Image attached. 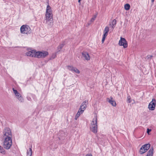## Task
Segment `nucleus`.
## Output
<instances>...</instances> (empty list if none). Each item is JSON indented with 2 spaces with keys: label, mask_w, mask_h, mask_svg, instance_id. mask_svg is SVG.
Wrapping results in <instances>:
<instances>
[{
  "label": "nucleus",
  "mask_w": 156,
  "mask_h": 156,
  "mask_svg": "<svg viewBox=\"0 0 156 156\" xmlns=\"http://www.w3.org/2000/svg\"><path fill=\"white\" fill-rule=\"evenodd\" d=\"M12 140L10 137H5L3 145L4 148L7 150L10 149L12 144Z\"/></svg>",
  "instance_id": "1"
},
{
  "label": "nucleus",
  "mask_w": 156,
  "mask_h": 156,
  "mask_svg": "<svg viewBox=\"0 0 156 156\" xmlns=\"http://www.w3.org/2000/svg\"><path fill=\"white\" fill-rule=\"evenodd\" d=\"M20 32L23 34H28L31 33L32 30L29 26L23 25L20 27Z\"/></svg>",
  "instance_id": "2"
},
{
  "label": "nucleus",
  "mask_w": 156,
  "mask_h": 156,
  "mask_svg": "<svg viewBox=\"0 0 156 156\" xmlns=\"http://www.w3.org/2000/svg\"><path fill=\"white\" fill-rule=\"evenodd\" d=\"M151 145L150 144H147L143 145L140 148L139 153L141 154L146 152L150 148Z\"/></svg>",
  "instance_id": "3"
},
{
  "label": "nucleus",
  "mask_w": 156,
  "mask_h": 156,
  "mask_svg": "<svg viewBox=\"0 0 156 156\" xmlns=\"http://www.w3.org/2000/svg\"><path fill=\"white\" fill-rule=\"evenodd\" d=\"M3 137L6 136V137H10L12 138V135L11 129L9 128L5 127L3 132Z\"/></svg>",
  "instance_id": "4"
},
{
  "label": "nucleus",
  "mask_w": 156,
  "mask_h": 156,
  "mask_svg": "<svg viewBox=\"0 0 156 156\" xmlns=\"http://www.w3.org/2000/svg\"><path fill=\"white\" fill-rule=\"evenodd\" d=\"M45 17L46 23H48V22H50V25H51L53 20L52 13H46Z\"/></svg>",
  "instance_id": "5"
},
{
  "label": "nucleus",
  "mask_w": 156,
  "mask_h": 156,
  "mask_svg": "<svg viewBox=\"0 0 156 156\" xmlns=\"http://www.w3.org/2000/svg\"><path fill=\"white\" fill-rule=\"evenodd\" d=\"M156 105V100L154 98H153L152 101L149 104L148 108L151 110L153 111L155 109Z\"/></svg>",
  "instance_id": "6"
},
{
  "label": "nucleus",
  "mask_w": 156,
  "mask_h": 156,
  "mask_svg": "<svg viewBox=\"0 0 156 156\" xmlns=\"http://www.w3.org/2000/svg\"><path fill=\"white\" fill-rule=\"evenodd\" d=\"M119 44L120 46H123L124 48H127L128 46L127 41L125 38L122 37H121Z\"/></svg>",
  "instance_id": "7"
},
{
  "label": "nucleus",
  "mask_w": 156,
  "mask_h": 156,
  "mask_svg": "<svg viewBox=\"0 0 156 156\" xmlns=\"http://www.w3.org/2000/svg\"><path fill=\"white\" fill-rule=\"evenodd\" d=\"M27 56H29L31 57H34L37 58V51L35 50H30V51H29L26 54Z\"/></svg>",
  "instance_id": "8"
},
{
  "label": "nucleus",
  "mask_w": 156,
  "mask_h": 156,
  "mask_svg": "<svg viewBox=\"0 0 156 156\" xmlns=\"http://www.w3.org/2000/svg\"><path fill=\"white\" fill-rule=\"evenodd\" d=\"M37 55V58H44L48 54V52L47 51H38Z\"/></svg>",
  "instance_id": "9"
},
{
  "label": "nucleus",
  "mask_w": 156,
  "mask_h": 156,
  "mask_svg": "<svg viewBox=\"0 0 156 156\" xmlns=\"http://www.w3.org/2000/svg\"><path fill=\"white\" fill-rule=\"evenodd\" d=\"M67 67L69 70L72 72H74L75 73L78 74L80 73V71L76 67L70 66H68Z\"/></svg>",
  "instance_id": "10"
},
{
  "label": "nucleus",
  "mask_w": 156,
  "mask_h": 156,
  "mask_svg": "<svg viewBox=\"0 0 156 156\" xmlns=\"http://www.w3.org/2000/svg\"><path fill=\"white\" fill-rule=\"evenodd\" d=\"M90 130L94 133H97L98 125L97 124H91V126L90 127Z\"/></svg>",
  "instance_id": "11"
},
{
  "label": "nucleus",
  "mask_w": 156,
  "mask_h": 156,
  "mask_svg": "<svg viewBox=\"0 0 156 156\" xmlns=\"http://www.w3.org/2000/svg\"><path fill=\"white\" fill-rule=\"evenodd\" d=\"M82 58L84 59L87 60H88L90 59V56L89 54L87 52L85 51H83L82 53Z\"/></svg>",
  "instance_id": "12"
},
{
  "label": "nucleus",
  "mask_w": 156,
  "mask_h": 156,
  "mask_svg": "<svg viewBox=\"0 0 156 156\" xmlns=\"http://www.w3.org/2000/svg\"><path fill=\"white\" fill-rule=\"evenodd\" d=\"M87 103L88 104V100H85L84 101H83L81 105L80 106V108L81 109H84L86 108L87 107Z\"/></svg>",
  "instance_id": "13"
},
{
  "label": "nucleus",
  "mask_w": 156,
  "mask_h": 156,
  "mask_svg": "<svg viewBox=\"0 0 156 156\" xmlns=\"http://www.w3.org/2000/svg\"><path fill=\"white\" fill-rule=\"evenodd\" d=\"M154 149L153 147H151L148 151L146 156H153Z\"/></svg>",
  "instance_id": "14"
},
{
  "label": "nucleus",
  "mask_w": 156,
  "mask_h": 156,
  "mask_svg": "<svg viewBox=\"0 0 156 156\" xmlns=\"http://www.w3.org/2000/svg\"><path fill=\"white\" fill-rule=\"evenodd\" d=\"M111 99H109V100L108 101V102L111 104L112 106H115L116 105V103L115 101L112 100V98L111 97Z\"/></svg>",
  "instance_id": "15"
},
{
  "label": "nucleus",
  "mask_w": 156,
  "mask_h": 156,
  "mask_svg": "<svg viewBox=\"0 0 156 156\" xmlns=\"http://www.w3.org/2000/svg\"><path fill=\"white\" fill-rule=\"evenodd\" d=\"M52 10L51 7L48 5L47 6L46 13H52Z\"/></svg>",
  "instance_id": "16"
},
{
  "label": "nucleus",
  "mask_w": 156,
  "mask_h": 156,
  "mask_svg": "<svg viewBox=\"0 0 156 156\" xmlns=\"http://www.w3.org/2000/svg\"><path fill=\"white\" fill-rule=\"evenodd\" d=\"M91 124H97V116L96 115L95 117H94V118L93 119L92 122L91 123Z\"/></svg>",
  "instance_id": "17"
},
{
  "label": "nucleus",
  "mask_w": 156,
  "mask_h": 156,
  "mask_svg": "<svg viewBox=\"0 0 156 156\" xmlns=\"http://www.w3.org/2000/svg\"><path fill=\"white\" fill-rule=\"evenodd\" d=\"M32 152L31 148H30L29 150H27V155L31 156L32 155Z\"/></svg>",
  "instance_id": "18"
},
{
  "label": "nucleus",
  "mask_w": 156,
  "mask_h": 156,
  "mask_svg": "<svg viewBox=\"0 0 156 156\" xmlns=\"http://www.w3.org/2000/svg\"><path fill=\"white\" fill-rule=\"evenodd\" d=\"M130 5L129 4H126L124 5V8L126 10H128L130 9Z\"/></svg>",
  "instance_id": "19"
},
{
  "label": "nucleus",
  "mask_w": 156,
  "mask_h": 156,
  "mask_svg": "<svg viewBox=\"0 0 156 156\" xmlns=\"http://www.w3.org/2000/svg\"><path fill=\"white\" fill-rule=\"evenodd\" d=\"M65 45V43L63 42L62 43L60 44L58 47V51H60V50Z\"/></svg>",
  "instance_id": "20"
},
{
  "label": "nucleus",
  "mask_w": 156,
  "mask_h": 156,
  "mask_svg": "<svg viewBox=\"0 0 156 156\" xmlns=\"http://www.w3.org/2000/svg\"><path fill=\"white\" fill-rule=\"evenodd\" d=\"M0 152L3 154H5V151L3 148L0 146Z\"/></svg>",
  "instance_id": "21"
},
{
  "label": "nucleus",
  "mask_w": 156,
  "mask_h": 156,
  "mask_svg": "<svg viewBox=\"0 0 156 156\" xmlns=\"http://www.w3.org/2000/svg\"><path fill=\"white\" fill-rule=\"evenodd\" d=\"M116 20L115 19H114L113 20L112 25V28H114L115 27V25H116Z\"/></svg>",
  "instance_id": "22"
},
{
  "label": "nucleus",
  "mask_w": 156,
  "mask_h": 156,
  "mask_svg": "<svg viewBox=\"0 0 156 156\" xmlns=\"http://www.w3.org/2000/svg\"><path fill=\"white\" fill-rule=\"evenodd\" d=\"M80 114L79 111L75 116V119L76 120L77 119V118L80 116Z\"/></svg>",
  "instance_id": "23"
},
{
  "label": "nucleus",
  "mask_w": 156,
  "mask_h": 156,
  "mask_svg": "<svg viewBox=\"0 0 156 156\" xmlns=\"http://www.w3.org/2000/svg\"><path fill=\"white\" fill-rule=\"evenodd\" d=\"M109 30V27H108L107 26L105 27V30L104 31V32L108 33Z\"/></svg>",
  "instance_id": "24"
},
{
  "label": "nucleus",
  "mask_w": 156,
  "mask_h": 156,
  "mask_svg": "<svg viewBox=\"0 0 156 156\" xmlns=\"http://www.w3.org/2000/svg\"><path fill=\"white\" fill-rule=\"evenodd\" d=\"M17 98L19 100V101L21 102H23V97H22L21 95L19 97Z\"/></svg>",
  "instance_id": "25"
},
{
  "label": "nucleus",
  "mask_w": 156,
  "mask_h": 156,
  "mask_svg": "<svg viewBox=\"0 0 156 156\" xmlns=\"http://www.w3.org/2000/svg\"><path fill=\"white\" fill-rule=\"evenodd\" d=\"M127 99H128V100H127L128 102L129 103H130L131 101V97H130V96H128Z\"/></svg>",
  "instance_id": "26"
},
{
  "label": "nucleus",
  "mask_w": 156,
  "mask_h": 156,
  "mask_svg": "<svg viewBox=\"0 0 156 156\" xmlns=\"http://www.w3.org/2000/svg\"><path fill=\"white\" fill-rule=\"evenodd\" d=\"M12 90L15 94H18V92L14 88H13Z\"/></svg>",
  "instance_id": "27"
},
{
  "label": "nucleus",
  "mask_w": 156,
  "mask_h": 156,
  "mask_svg": "<svg viewBox=\"0 0 156 156\" xmlns=\"http://www.w3.org/2000/svg\"><path fill=\"white\" fill-rule=\"evenodd\" d=\"M83 109H81L80 108V109H79V112H80V115L81 114H82L83 112V111L84 110H83Z\"/></svg>",
  "instance_id": "28"
},
{
  "label": "nucleus",
  "mask_w": 156,
  "mask_h": 156,
  "mask_svg": "<svg viewBox=\"0 0 156 156\" xmlns=\"http://www.w3.org/2000/svg\"><path fill=\"white\" fill-rule=\"evenodd\" d=\"M108 33L104 32V34L103 35V36L106 37V36L108 35Z\"/></svg>",
  "instance_id": "29"
},
{
  "label": "nucleus",
  "mask_w": 156,
  "mask_h": 156,
  "mask_svg": "<svg viewBox=\"0 0 156 156\" xmlns=\"http://www.w3.org/2000/svg\"><path fill=\"white\" fill-rule=\"evenodd\" d=\"M151 129H150L149 128H147V133L149 134V133L151 132Z\"/></svg>",
  "instance_id": "30"
},
{
  "label": "nucleus",
  "mask_w": 156,
  "mask_h": 156,
  "mask_svg": "<svg viewBox=\"0 0 156 156\" xmlns=\"http://www.w3.org/2000/svg\"><path fill=\"white\" fill-rule=\"evenodd\" d=\"M105 38H106V37L103 36V37H102V40H101V42H102V43H103L104 42V41L105 40Z\"/></svg>",
  "instance_id": "31"
},
{
  "label": "nucleus",
  "mask_w": 156,
  "mask_h": 156,
  "mask_svg": "<svg viewBox=\"0 0 156 156\" xmlns=\"http://www.w3.org/2000/svg\"><path fill=\"white\" fill-rule=\"evenodd\" d=\"M96 16H95L94 17H92L91 19V21H93L95 20V18H96Z\"/></svg>",
  "instance_id": "32"
},
{
  "label": "nucleus",
  "mask_w": 156,
  "mask_h": 156,
  "mask_svg": "<svg viewBox=\"0 0 156 156\" xmlns=\"http://www.w3.org/2000/svg\"><path fill=\"white\" fill-rule=\"evenodd\" d=\"M16 95V96L17 97H19L20 96H21V95H20V94L18 92V94H15Z\"/></svg>",
  "instance_id": "33"
},
{
  "label": "nucleus",
  "mask_w": 156,
  "mask_h": 156,
  "mask_svg": "<svg viewBox=\"0 0 156 156\" xmlns=\"http://www.w3.org/2000/svg\"><path fill=\"white\" fill-rule=\"evenodd\" d=\"M152 55H148L147 56V58H151L152 57Z\"/></svg>",
  "instance_id": "34"
},
{
  "label": "nucleus",
  "mask_w": 156,
  "mask_h": 156,
  "mask_svg": "<svg viewBox=\"0 0 156 156\" xmlns=\"http://www.w3.org/2000/svg\"><path fill=\"white\" fill-rule=\"evenodd\" d=\"M86 156H92L91 154H87Z\"/></svg>",
  "instance_id": "35"
},
{
  "label": "nucleus",
  "mask_w": 156,
  "mask_h": 156,
  "mask_svg": "<svg viewBox=\"0 0 156 156\" xmlns=\"http://www.w3.org/2000/svg\"><path fill=\"white\" fill-rule=\"evenodd\" d=\"M55 56H56V55H53L52 57V58H54L55 57Z\"/></svg>",
  "instance_id": "36"
},
{
  "label": "nucleus",
  "mask_w": 156,
  "mask_h": 156,
  "mask_svg": "<svg viewBox=\"0 0 156 156\" xmlns=\"http://www.w3.org/2000/svg\"><path fill=\"white\" fill-rule=\"evenodd\" d=\"M30 99H31V98H28V100H29V101H30Z\"/></svg>",
  "instance_id": "37"
},
{
  "label": "nucleus",
  "mask_w": 156,
  "mask_h": 156,
  "mask_svg": "<svg viewBox=\"0 0 156 156\" xmlns=\"http://www.w3.org/2000/svg\"><path fill=\"white\" fill-rule=\"evenodd\" d=\"M81 0H78V2L79 3H80V1H81Z\"/></svg>",
  "instance_id": "38"
},
{
  "label": "nucleus",
  "mask_w": 156,
  "mask_h": 156,
  "mask_svg": "<svg viewBox=\"0 0 156 156\" xmlns=\"http://www.w3.org/2000/svg\"><path fill=\"white\" fill-rule=\"evenodd\" d=\"M154 0H151V2H154Z\"/></svg>",
  "instance_id": "39"
},
{
  "label": "nucleus",
  "mask_w": 156,
  "mask_h": 156,
  "mask_svg": "<svg viewBox=\"0 0 156 156\" xmlns=\"http://www.w3.org/2000/svg\"><path fill=\"white\" fill-rule=\"evenodd\" d=\"M53 106H51L50 107H51V108H52H52H53Z\"/></svg>",
  "instance_id": "40"
},
{
  "label": "nucleus",
  "mask_w": 156,
  "mask_h": 156,
  "mask_svg": "<svg viewBox=\"0 0 156 156\" xmlns=\"http://www.w3.org/2000/svg\"><path fill=\"white\" fill-rule=\"evenodd\" d=\"M54 108L53 109H54ZM53 109H52L51 110H53Z\"/></svg>",
  "instance_id": "41"
}]
</instances>
